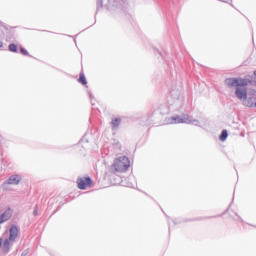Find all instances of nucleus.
Wrapping results in <instances>:
<instances>
[{
    "label": "nucleus",
    "mask_w": 256,
    "mask_h": 256,
    "mask_svg": "<svg viewBox=\"0 0 256 256\" xmlns=\"http://www.w3.org/2000/svg\"><path fill=\"white\" fill-rule=\"evenodd\" d=\"M251 81L243 78H227L225 80V85L227 87H236V97L238 99L243 100V105L245 107H256V93L247 95V85H249Z\"/></svg>",
    "instance_id": "obj_1"
},
{
    "label": "nucleus",
    "mask_w": 256,
    "mask_h": 256,
    "mask_svg": "<svg viewBox=\"0 0 256 256\" xmlns=\"http://www.w3.org/2000/svg\"><path fill=\"white\" fill-rule=\"evenodd\" d=\"M131 167V161L127 156H120L114 160L111 166L112 173H125Z\"/></svg>",
    "instance_id": "obj_2"
},
{
    "label": "nucleus",
    "mask_w": 256,
    "mask_h": 256,
    "mask_svg": "<svg viewBox=\"0 0 256 256\" xmlns=\"http://www.w3.org/2000/svg\"><path fill=\"white\" fill-rule=\"evenodd\" d=\"M77 185L78 189L85 191V189H89L93 185V180L91 177H80L77 179Z\"/></svg>",
    "instance_id": "obj_3"
},
{
    "label": "nucleus",
    "mask_w": 256,
    "mask_h": 256,
    "mask_svg": "<svg viewBox=\"0 0 256 256\" xmlns=\"http://www.w3.org/2000/svg\"><path fill=\"white\" fill-rule=\"evenodd\" d=\"M11 243H13V240H10V238H6L4 241L3 238H0V249L2 248L4 253H9L11 251Z\"/></svg>",
    "instance_id": "obj_4"
},
{
    "label": "nucleus",
    "mask_w": 256,
    "mask_h": 256,
    "mask_svg": "<svg viewBox=\"0 0 256 256\" xmlns=\"http://www.w3.org/2000/svg\"><path fill=\"white\" fill-rule=\"evenodd\" d=\"M17 237H19V228L15 225H12L9 231V240L15 242Z\"/></svg>",
    "instance_id": "obj_5"
},
{
    "label": "nucleus",
    "mask_w": 256,
    "mask_h": 256,
    "mask_svg": "<svg viewBox=\"0 0 256 256\" xmlns=\"http://www.w3.org/2000/svg\"><path fill=\"white\" fill-rule=\"evenodd\" d=\"M7 183L8 185H19V183H21V177L13 175L7 180Z\"/></svg>",
    "instance_id": "obj_6"
},
{
    "label": "nucleus",
    "mask_w": 256,
    "mask_h": 256,
    "mask_svg": "<svg viewBox=\"0 0 256 256\" xmlns=\"http://www.w3.org/2000/svg\"><path fill=\"white\" fill-rule=\"evenodd\" d=\"M187 121H189V119L187 118H181V116H173L170 119V123L171 124H175V123H187Z\"/></svg>",
    "instance_id": "obj_7"
},
{
    "label": "nucleus",
    "mask_w": 256,
    "mask_h": 256,
    "mask_svg": "<svg viewBox=\"0 0 256 256\" xmlns=\"http://www.w3.org/2000/svg\"><path fill=\"white\" fill-rule=\"evenodd\" d=\"M119 125H121V118H113L111 121L112 129H118Z\"/></svg>",
    "instance_id": "obj_8"
},
{
    "label": "nucleus",
    "mask_w": 256,
    "mask_h": 256,
    "mask_svg": "<svg viewBox=\"0 0 256 256\" xmlns=\"http://www.w3.org/2000/svg\"><path fill=\"white\" fill-rule=\"evenodd\" d=\"M9 217H11V214H9V212H4L0 216V225H1V223H5V221H8Z\"/></svg>",
    "instance_id": "obj_9"
},
{
    "label": "nucleus",
    "mask_w": 256,
    "mask_h": 256,
    "mask_svg": "<svg viewBox=\"0 0 256 256\" xmlns=\"http://www.w3.org/2000/svg\"><path fill=\"white\" fill-rule=\"evenodd\" d=\"M227 137H229L227 130H222V133L219 137L220 141H227Z\"/></svg>",
    "instance_id": "obj_10"
},
{
    "label": "nucleus",
    "mask_w": 256,
    "mask_h": 256,
    "mask_svg": "<svg viewBox=\"0 0 256 256\" xmlns=\"http://www.w3.org/2000/svg\"><path fill=\"white\" fill-rule=\"evenodd\" d=\"M78 81L82 85H87V78L85 77V74L80 73V77H79Z\"/></svg>",
    "instance_id": "obj_11"
},
{
    "label": "nucleus",
    "mask_w": 256,
    "mask_h": 256,
    "mask_svg": "<svg viewBox=\"0 0 256 256\" xmlns=\"http://www.w3.org/2000/svg\"><path fill=\"white\" fill-rule=\"evenodd\" d=\"M8 49H9V51H11L12 53H17V51H18V47H17L16 44H10V45L8 46Z\"/></svg>",
    "instance_id": "obj_12"
},
{
    "label": "nucleus",
    "mask_w": 256,
    "mask_h": 256,
    "mask_svg": "<svg viewBox=\"0 0 256 256\" xmlns=\"http://www.w3.org/2000/svg\"><path fill=\"white\" fill-rule=\"evenodd\" d=\"M20 53H21L22 55H25V56L29 55V52H28L27 49H25V48H21V49H20Z\"/></svg>",
    "instance_id": "obj_13"
},
{
    "label": "nucleus",
    "mask_w": 256,
    "mask_h": 256,
    "mask_svg": "<svg viewBox=\"0 0 256 256\" xmlns=\"http://www.w3.org/2000/svg\"><path fill=\"white\" fill-rule=\"evenodd\" d=\"M38 214H39V212H38L37 207H36L35 210H34L35 217H37Z\"/></svg>",
    "instance_id": "obj_14"
},
{
    "label": "nucleus",
    "mask_w": 256,
    "mask_h": 256,
    "mask_svg": "<svg viewBox=\"0 0 256 256\" xmlns=\"http://www.w3.org/2000/svg\"><path fill=\"white\" fill-rule=\"evenodd\" d=\"M1 47H3V42L0 41V49H1Z\"/></svg>",
    "instance_id": "obj_15"
}]
</instances>
